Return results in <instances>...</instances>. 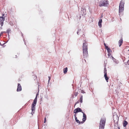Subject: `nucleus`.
I'll use <instances>...</instances> for the list:
<instances>
[{
  "mask_svg": "<svg viewBox=\"0 0 129 129\" xmlns=\"http://www.w3.org/2000/svg\"><path fill=\"white\" fill-rule=\"evenodd\" d=\"M83 56L84 57H86L88 54L87 51V43L86 42L83 43Z\"/></svg>",
  "mask_w": 129,
  "mask_h": 129,
  "instance_id": "obj_1",
  "label": "nucleus"
},
{
  "mask_svg": "<svg viewBox=\"0 0 129 129\" xmlns=\"http://www.w3.org/2000/svg\"><path fill=\"white\" fill-rule=\"evenodd\" d=\"M39 95V93H37L36 95V97L35 99L34 100V101L32 103L31 105V112L33 113H34V112H35V106L36 104L37 99V96Z\"/></svg>",
  "mask_w": 129,
  "mask_h": 129,
  "instance_id": "obj_2",
  "label": "nucleus"
},
{
  "mask_svg": "<svg viewBox=\"0 0 129 129\" xmlns=\"http://www.w3.org/2000/svg\"><path fill=\"white\" fill-rule=\"evenodd\" d=\"M99 6L100 7H107L109 5L108 0H101L99 2Z\"/></svg>",
  "mask_w": 129,
  "mask_h": 129,
  "instance_id": "obj_3",
  "label": "nucleus"
},
{
  "mask_svg": "<svg viewBox=\"0 0 129 129\" xmlns=\"http://www.w3.org/2000/svg\"><path fill=\"white\" fill-rule=\"evenodd\" d=\"M106 119L105 118H101V119L99 126V129H104Z\"/></svg>",
  "mask_w": 129,
  "mask_h": 129,
  "instance_id": "obj_4",
  "label": "nucleus"
},
{
  "mask_svg": "<svg viewBox=\"0 0 129 129\" xmlns=\"http://www.w3.org/2000/svg\"><path fill=\"white\" fill-rule=\"evenodd\" d=\"M104 77L107 82L108 81L109 78L107 75V71L106 68H104Z\"/></svg>",
  "mask_w": 129,
  "mask_h": 129,
  "instance_id": "obj_5",
  "label": "nucleus"
},
{
  "mask_svg": "<svg viewBox=\"0 0 129 129\" xmlns=\"http://www.w3.org/2000/svg\"><path fill=\"white\" fill-rule=\"evenodd\" d=\"M83 112L82 111V110L79 108H78L75 109L74 111V113H76L79 112Z\"/></svg>",
  "mask_w": 129,
  "mask_h": 129,
  "instance_id": "obj_6",
  "label": "nucleus"
},
{
  "mask_svg": "<svg viewBox=\"0 0 129 129\" xmlns=\"http://www.w3.org/2000/svg\"><path fill=\"white\" fill-rule=\"evenodd\" d=\"M0 24L1 25V26H3L4 24V21L5 20V18L3 16L1 17L0 16Z\"/></svg>",
  "mask_w": 129,
  "mask_h": 129,
  "instance_id": "obj_7",
  "label": "nucleus"
},
{
  "mask_svg": "<svg viewBox=\"0 0 129 129\" xmlns=\"http://www.w3.org/2000/svg\"><path fill=\"white\" fill-rule=\"evenodd\" d=\"M124 10V7H119V15H122V14L121 12L123 11Z\"/></svg>",
  "mask_w": 129,
  "mask_h": 129,
  "instance_id": "obj_8",
  "label": "nucleus"
},
{
  "mask_svg": "<svg viewBox=\"0 0 129 129\" xmlns=\"http://www.w3.org/2000/svg\"><path fill=\"white\" fill-rule=\"evenodd\" d=\"M113 119L114 122L116 121V123H117V122H118L119 117L116 115H113Z\"/></svg>",
  "mask_w": 129,
  "mask_h": 129,
  "instance_id": "obj_9",
  "label": "nucleus"
},
{
  "mask_svg": "<svg viewBox=\"0 0 129 129\" xmlns=\"http://www.w3.org/2000/svg\"><path fill=\"white\" fill-rule=\"evenodd\" d=\"M22 88L21 87L20 83H18V84L17 88V91H20L21 90Z\"/></svg>",
  "mask_w": 129,
  "mask_h": 129,
  "instance_id": "obj_10",
  "label": "nucleus"
},
{
  "mask_svg": "<svg viewBox=\"0 0 129 129\" xmlns=\"http://www.w3.org/2000/svg\"><path fill=\"white\" fill-rule=\"evenodd\" d=\"M124 1L122 0L120 2L119 7H124Z\"/></svg>",
  "mask_w": 129,
  "mask_h": 129,
  "instance_id": "obj_11",
  "label": "nucleus"
},
{
  "mask_svg": "<svg viewBox=\"0 0 129 129\" xmlns=\"http://www.w3.org/2000/svg\"><path fill=\"white\" fill-rule=\"evenodd\" d=\"M83 114V118L82 119V121H83V122H84L86 120V115L83 112H82Z\"/></svg>",
  "mask_w": 129,
  "mask_h": 129,
  "instance_id": "obj_12",
  "label": "nucleus"
},
{
  "mask_svg": "<svg viewBox=\"0 0 129 129\" xmlns=\"http://www.w3.org/2000/svg\"><path fill=\"white\" fill-rule=\"evenodd\" d=\"M112 59L113 60V62L116 64H117L119 63L118 61L114 58L113 56H111Z\"/></svg>",
  "mask_w": 129,
  "mask_h": 129,
  "instance_id": "obj_13",
  "label": "nucleus"
},
{
  "mask_svg": "<svg viewBox=\"0 0 129 129\" xmlns=\"http://www.w3.org/2000/svg\"><path fill=\"white\" fill-rule=\"evenodd\" d=\"M123 43V40L122 39H120L118 41V43L119 44V47H120V46L122 45Z\"/></svg>",
  "mask_w": 129,
  "mask_h": 129,
  "instance_id": "obj_14",
  "label": "nucleus"
},
{
  "mask_svg": "<svg viewBox=\"0 0 129 129\" xmlns=\"http://www.w3.org/2000/svg\"><path fill=\"white\" fill-rule=\"evenodd\" d=\"M127 124H128L127 122L125 120L124 121V122H123V126L124 127H126V125Z\"/></svg>",
  "mask_w": 129,
  "mask_h": 129,
  "instance_id": "obj_15",
  "label": "nucleus"
},
{
  "mask_svg": "<svg viewBox=\"0 0 129 129\" xmlns=\"http://www.w3.org/2000/svg\"><path fill=\"white\" fill-rule=\"evenodd\" d=\"M82 33L81 29H79L77 32V34L78 35Z\"/></svg>",
  "mask_w": 129,
  "mask_h": 129,
  "instance_id": "obj_16",
  "label": "nucleus"
},
{
  "mask_svg": "<svg viewBox=\"0 0 129 129\" xmlns=\"http://www.w3.org/2000/svg\"><path fill=\"white\" fill-rule=\"evenodd\" d=\"M82 11L84 14H85L86 13V9L85 8H83L82 9L81 11Z\"/></svg>",
  "mask_w": 129,
  "mask_h": 129,
  "instance_id": "obj_17",
  "label": "nucleus"
},
{
  "mask_svg": "<svg viewBox=\"0 0 129 129\" xmlns=\"http://www.w3.org/2000/svg\"><path fill=\"white\" fill-rule=\"evenodd\" d=\"M68 71V68L66 67L64 68L63 69V72L64 73H66Z\"/></svg>",
  "mask_w": 129,
  "mask_h": 129,
  "instance_id": "obj_18",
  "label": "nucleus"
},
{
  "mask_svg": "<svg viewBox=\"0 0 129 129\" xmlns=\"http://www.w3.org/2000/svg\"><path fill=\"white\" fill-rule=\"evenodd\" d=\"M79 100L81 103H82L83 102V96L82 95L80 97Z\"/></svg>",
  "mask_w": 129,
  "mask_h": 129,
  "instance_id": "obj_19",
  "label": "nucleus"
},
{
  "mask_svg": "<svg viewBox=\"0 0 129 129\" xmlns=\"http://www.w3.org/2000/svg\"><path fill=\"white\" fill-rule=\"evenodd\" d=\"M11 31V29L10 28L8 29L7 30V33H8V35H9V33Z\"/></svg>",
  "mask_w": 129,
  "mask_h": 129,
  "instance_id": "obj_20",
  "label": "nucleus"
},
{
  "mask_svg": "<svg viewBox=\"0 0 129 129\" xmlns=\"http://www.w3.org/2000/svg\"><path fill=\"white\" fill-rule=\"evenodd\" d=\"M75 120L76 121V122L78 123H80V121L77 119V118H75Z\"/></svg>",
  "mask_w": 129,
  "mask_h": 129,
  "instance_id": "obj_21",
  "label": "nucleus"
},
{
  "mask_svg": "<svg viewBox=\"0 0 129 129\" xmlns=\"http://www.w3.org/2000/svg\"><path fill=\"white\" fill-rule=\"evenodd\" d=\"M107 50L108 53H110L112 52L111 49L110 48H109V49H108V50Z\"/></svg>",
  "mask_w": 129,
  "mask_h": 129,
  "instance_id": "obj_22",
  "label": "nucleus"
},
{
  "mask_svg": "<svg viewBox=\"0 0 129 129\" xmlns=\"http://www.w3.org/2000/svg\"><path fill=\"white\" fill-rule=\"evenodd\" d=\"M9 24L11 26H13V22L11 21L10 22Z\"/></svg>",
  "mask_w": 129,
  "mask_h": 129,
  "instance_id": "obj_23",
  "label": "nucleus"
},
{
  "mask_svg": "<svg viewBox=\"0 0 129 129\" xmlns=\"http://www.w3.org/2000/svg\"><path fill=\"white\" fill-rule=\"evenodd\" d=\"M98 25L100 27H102L101 23H100L98 22Z\"/></svg>",
  "mask_w": 129,
  "mask_h": 129,
  "instance_id": "obj_24",
  "label": "nucleus"
},
{
  "mask_svg": "<svg viewBox=\"0 0 129 129\" xmlns=\"http://www.w3.org/2000/svg\"><path fill=\"white\" fill-rule=\"evenodd\" d=\"M111 54V52L108 53V55L109 57H110V58H111V57H110Z\"/></svg>",
  "mask_w": 129,
  "mask_h": 129,
  "instance_id": "obj_25",
  "label": "nucleus"
},
{
  "mask_svg": "<svg viewBox=\"0 0 129 129\" xmlns=\"http://www.w3.org/2000/svg\"><path fill=\"white\" fill-rule=\"evenodd\" d=\"M5 31H2L1 33V34H0V37L3 35V33H5Z\"/></svg>",
  "mask_w": 129,
  "mask_h": 129,
  "instance_id": "obj_26",
  "label": "nucleus"
},
{
  "mask_svg": "<svg viewBox=\"0 0 129 129\" xmlns=\"http://www.w3.org/2000/svg\"><path fill=\"white\" fill-rule=\"evenodd\" d=\"M102 20L101 19H100L99 20L98 22L102 23Z\"/></svg>",
  "mask_w": 129,
  "mask_h": 129,
  "instance_id": "obj_27",
  "label": "nucleus"
},
{
  "mask_svg": "<svg viewBox=\"0 0 129 129\" xmlns=\"http://www.w3.org/2000/svg\"><path fill=\"white\" fill-rule=\"evenodd\" d=\"M81 92L82 93H85V92H84V91L82 90H81Z\"/></svg>",
  "mask_w": 129,
  "mask_h": 129,
  "instance_id": "obj_28",
  "label": "nucleus"
},
{
  "mask_svg": "<svg viewBox=\"0 0 129 129\" xmlns=\"http://www.w3.org/2000/svg\"><path fill=\"white\" fill-rule=\"evenodd\" d=\"M48 78H49L48 83H49V82L50 80L51 79V77L49 76Z\"/></svg>",
  "mask_w": 129,
  "mask_h": 129,
  "instance_id": "obj_29",
  "label": "nucleus"
},
{
  "mask_svg": "<svg viewBox=\"0 0 129 129\" xmlns=\"http://www.w3.org/2000/svg\"><path fill=\"white\" fill-rule=\"evenodd\" d=\"M44 123H45L46 122V117H45L44 118Z\"/></svg>",
  "mask_w": 129,
  "mask_h": 129,
  "instance_id": "obj_30",
  "label": "nucleus"
},
{
  "mask_svg": "<svg viewBox=\"0 0 129 129\" xmlns=\"http://www.w3.org/2000/svg\"><path fill=\"white\" fill-rule=\"evenodd\" d=\"M105 48L107 50H108V49H109V48H108V46H106Z\"/></svg>",
  "mask_w": 129,
  "mask_h": 129,
  "instance_id": "obj_31",
  "label": "nucleus"
},
{
  "mask_svg": "<svg viewBox=\"0 0 129 129\" xmlns=\"http://www.w3.org/2000/svg\"><path fill=\"white\" fill-rule=\"evenodd\" d=\"M127 64L128 65L129 64V59L126 62Z\"/></svg>",
  "mask_w": 129,
  "mask_h": 129,
  "instance_id": "obj_32",
  "label": "nucleus"
},
{
  "mask_svg": "<svg viewBox=\"0 0 129 129\" xmlns=\"http://www.w3.org/2000/svg\"><path fill=\"white\" fill-rule=\"evenodd\" d=\"M79 103V101H77V102L75 104V105H76V104H77L78 103Z\"/></svg>",
  "mask_w": 129,
  "mask_h": 129,
  "instance_id": "obj_33",
  "label": "nucleus"
},
{
  "mask_svg": "<svg viewBox=\"0 0 129 129\" xmlns=\"http://www.w3.org/2000/svg\"><path fill=\"white\" fill-rule=\"evenodd\" d=\"M115 124H116L115 125H116L118 124V122H117V123H116V121L114 122Z\"/></svg>",
  "mask_w": 129,
  "mask_h": 129,
  "instance_id": "obj_34",
  "label": "nucleus"
},
{
  "mask_svg": "<svg viewBox=\"0 0 129 129\" xmlns=\"http://www.w3.org/2000/svg\"><path fill=\"white\" fill-rule=\"evenodd\" d=\"M4 15H5V14H2V16H3V17H4Z\"/></svg>",
  "mask_w": 129,
  "mask_h": 129,
  "instance_id": "obj_35",
  "label": "nucleus"
},
{
  "mask_svg": "<svg viewBox=\"0 0 129 129\" xmlns=\"http://www.w3.org/2000/svg\"><path fill=\"white\" fill-rule=\"evenodd\" d=\"M75 95L76 96L77 95V93H75Z\"/></svg>",
  "mask_w": 129,
  "mask_h": 129,
  "instance_id": "obj_36",
  "label": "nucleus"
},
{
  "mask_svg": "<svg viewBox=\"0 0 129 129\" xmlns=\"http://www.w3.org/2000/svg\"><path fill=\"white\" fill-rule=\"evenodd\" d=\"M74 116H75V118H77V117H76V114H75L74 115Z\"/></svg>",
  "mask_w": 129,
  "mask_h": 129,
  "instance_id": "obj_37",
  "label": "nucleus"
},
{
  "mask_svg": "<svg viewBox=\"0 0 129 129\" xmlns=\"http://www.w3.org/2000/svg\"><path fill=\"white\" fill-rule=\"evenodd\" d=\"M104 45L105 47H106V46H107L106 45V44L105 43H104Z\"/></svg>",
  "mask_w": 129,
  "mask_h": 129,
  "instance_id": "obj_38",
  "label": "nucleus"
},
{
  "mask_svg": "<svg viewBox=\"0 0 129 129\" xmlns=\"http://www.w3.org/2000/svg\"><path fill=\"white\" fill-rule=\"evenodd\" d=\"M9 36V35H8V38H9V39H10V37Z\"/></svg>",
  "mask_w": 129,
  "mask_h": 129,
  "instance_id": "obj_39",
  "label": "nucleus"
},
{
  "mask_svg": "<svg viewBox=\"0 0 129 129\" xmlns=\"http://www.w3.org/2000/svg\"><path fill=\"white\" fill-rule=\"evenodd\" d=\"M118 129H120V127H118Z\"/></svg>",
  "mask_w": 129,
  "mask_h": 129,
  "instance_id": "obj_40",
  "label": "nucleus"
},
{
  "mask_svg": "<svg viewBox=\"0 0 129 129\" xmlns=\"http://www.w3.org/2000/svg\"><path fill=\"white\" fill-rule=\"evenodd\" d=\"M85 36V35L84 34H83V35H82V36L83 37H84V36Z\"/></svg>",
  "mask_w": 129,
  "mask_h": 129,
  "instance_id": "obj_41",
  "label": "nucleus"
},
{
  "mask_svg": "<svg viewBox=\"0 0 129 129\" xmlns=\"http://www.w3.org/2000/svg\"><path fill=\"white\" fill-rule=\"evenodd\" d=\"M15 56H16V57H15V58H16V57H17V55H16Z\"/></svg>",
  "mask_w": 129,
  "mask_h": 129,
  "instance_id": "obj_42",
  "label": "nucleus"
},
{
  "mask_svg": "<svg viewBox=\"0 0 129 129\" xmlns=\"http://www.w3.org/2000/svg\"><path fill=\"white\" fill-rule=\"evenodd\" d=\"M24 41H25V40L24 39L23 40V41H24Z\"/></svg>",
  "mask_w": 129,
  "mask_h": 129,
  "instance_id": "obj_43",
  "label": "nucleus"
},
{
  "mask_svg": "<svg viewBox=\"0 0 129 129\" xmlns=\"http://www.w3.org/2000/svg\"><path fill=\"white\" fill-rule=\"evenodd\" d=\"M5 33H7V31H6V32H5Z\"/></svg>",
  "mask_w": 129,
  "mask_h": 129,
  "instance_id": "obj_44",
  "label": "nucleus"
},
{
  "mask_svg": "<svg viewBox=\"0 0 129 129\" xmlns=\"http://www.w3.org/2000/svg\"><path fill=\"white\" fill-rule=\"evenodd\" d=\"M24 43H25V44H25V42H24Z\"/></svg>",
  "mask_w": 129,
  "mask_h": 129,
  "instance_id": "obj_45",
  "label": "nucleus"
},
{
  "mask_svg": "<svg viewBox=\"0 0 129 129\" xmlns=\"http://www.w3.org/2000/svg\"><path fill=\"white\" fill-rule=\"evenodd\" d=\"M8 42V41H7V42H6V43H7Z\"/></svg>",
  "mask_w": 129,
  "mask_h": 129,
  "instance_id": "obj_46",
  "label": "nucleus"
}]
</instances>
